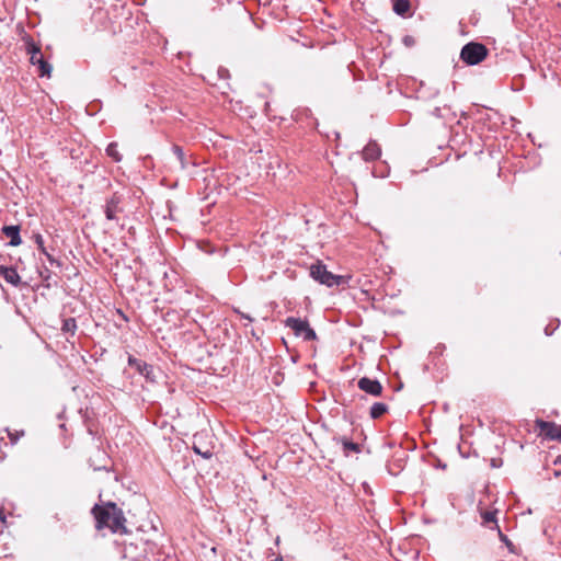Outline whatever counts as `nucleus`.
Segmentation results:
<instances>
[{
  "label": "nucleus",
  "mask_w": 561,
  "mask_h": 561,
  "mask_svg": "<svg viewBox=\"0 0 561 561\" xmlns=\"http://www.w3.org/2000/svg\"><path fill=\"white\" fill-rule=\"evenodd\" d=\"M536 428L539 431V435L546 439L558 440L561 443V425H557L553 422L543 420H536Z\"/></svg>",
  "instance_id": "obj_6"
},
{
  "label": "nucleus",
  "mask_w": 561,
  "mask_h": 561,
  "mask_svg": "<svg viewBox=\"0 0 561 561\" xmlns=\"http://www.w3.org/2000/svg\"><path fill=\"white\" fill-rule=\"evenodd\" d=\"M499 530V537L501 539L502 542H504L510 549L511 547L513 546V543L510 541V539L507 538L506 535H504L500 528L497 529Z\"/></svg>",
  "instance_id": "obj_22"
},
{
  "label": "nucleus",
  "mask_w": 561,
  "mask_h": 561,
  "mask_svg": "<svg viewBox=\"0 0 561 561\" xmlns=\"http://www.w3.org/2000/svg\"><path fill=\"white\" fill-rule=\"evenodd\" d=\"M91 513L95 518L98 529L108 528L114 534H127L126 518L123 511L114 502L104 505L95 504Z\"/></svg>",
  "instance_id": "obj_1"
},
{
  "label": "nucleus",
  "mask_w": 561,
  "mask_h": 561,
  "mask_svg": "<svg viewBox=\"0 0 561 561\" xmlns=\"http://www.w3.org/2000/svg\"><path fill=\"white\" fill-rule=\"evenodd\" d=\"M496 511H484L481 513V517H482V524L483 525H489L491 523H493L495 525V527L499 529V526H497V520H496Z\"/></svg>",
  "instance_id": "obj_18"
},
{
  "label": "nucleus",
  "mask_w": 561,
  "mask_h": 561,
  "mask_svg": "<svg viewBox=\"0 0 561 561\" xmlns=\"http://www.w3.org/2000/svg\"><path fill=\"white\" fill-rule=\"evenodd\" d=\"M334 442L336 444H341L343 447V453L345 456H348L351 453H359L360 446L357 443L350 440L345 436L334 437Z\"/></svg>",
  "instance_id": "obj_13"
},
{
  "label": "nucleus",
  "mask_w": 561,
  "mask_h": 561,
  "mask_svg": "<svg viewBox=\"0 0 561 561\" xmlns=\"http://www.w3.org/2000/svg\"><path fill=\"white\" fill-rule=\"evenodd\" d=\"M197 440H198V436H194L193 450L196 454L201 455L205 459L211 458V456H213L211 448L198 445Z\"/></svg>",
  "instance_id": "obj_16"
},
{
  "label": "nucleus",
  "mask_w": 561,
  "mask_h": 561,
  "mask_svg": "<svg viewBox=\"0 0 561 561\" xmlns=\"http://www.w3.org/2000/svg\"><path fill=\"white\" fill-rule=\"evenodd\" d=\"M117 147L118 146L116 142H111L106 147L107 156L111 157L115 162H119L122 160V156L119 154Z\"/></svg>",
  "instance_id": "obj_19"
},
{
  "label": "nucleus",
  "mask_w": 561,
  "mask_h": 561,
  "mask_svg": "<svg viewBox=\"0 0 561 561\" xmlns=\"http://www.w3.org/2000/svg\"><path fill=\"white\" fill-rule=\"evenodd\" d=\"M285 327L293 330L296 336L302 337L305 341H313L317 339V334L312 328H310L307 320L300 318L288 317L285 320Z\"/></svg>",
  "instance_id": "obj_4"
},
{
  "label": "nucleus",
  "mask_w": 561,
  "mask_h": 561,
  "mask_svg": "<svg viewBox=\"0 0 561 561\" xmlns=\"http://www.w3.org/2000/svg\"><path fill=\"white\" fill-rule=\"evenodd\" d=\"M381 150L376 141H369L363 149V158L366 161L376 160L380 157Z\"/></svg>",
  "instance_id": "obj_12"
},
{
  "label": "nucleus",
  "mask_w": 561,
  "mask_h": 561,
  "mask_svg": "<svg viewBox=\"0 0 561 561\" xmlns=\"http://www.w3.org/2000/svg\"><path fill=\"white\" fill-rule=\"evenodd\" d=\"M488 53L489 50L483 44L470 42L461 48L460 59L469 66H474L483 61Z\"/></svg>",
  "instance_id": "obj_3"
},
{
  "label": "nucleus",
  "mask_w": 561,
  "mask_h": 561,
  "mask_svg": "<svg viewBox=\"0 0 561 561\" xmlns=\"http://www.w3.org/2000/svg\"><path fill=\"white\" fill-rule=\"evenodd\" d=\"M545 333H546V335H550V334H552L551 328H549V325H548V327H546V329H545Z\"/></svg>",
  "instance_id": "obj_26"
},
{
  "label": "nucleus",
  "mask_w": 561,
  "mask_h": 561,
  "mask_svg": "<svg viewBox=\"0 0 561 561\" xmlns=\"http://www.w3.org/2000/svg\"><path fill=\"white\" fill-rule=\"evenodd\" d=\"M128 365L134 367L140 375H142L147 381L156 382L154 369L151 365L137 359L134 356L128 357Z\"/></svg>",
  "instance_id": "obj_7"
},
{
  "label": "nucleus",
  "mask_w": 561,
  "mask_h": 561,
  "mask_svg": "<svg viewBox=\"0 0 561 561\" xmlns=\"http://www.w3.org/2000/svg\"><path fill=\"white\" fill-rule=\"evenodd\" d=\"M234 312H237L238 314H240V317H241L242 319H245V320H248L249 322H253V318H252L250 314L244 313V312H241L239 309H234Z\"/></svg>",
  "instance_id": "obj_23"
},
{
  "label": "nucleus",
  "mask_w": 561,
  "mask_h": 561,
  "mask_svg": "<svg viewBox=\"0 0 561 561\" xmlns=\"http://www.w3.org/2000/svg\"><path fill=\"white\" fill-rule=\"evenodd\" d=\"M387 411H388L387 404H385L382 402H375L370 408L369 415L371 419L376 420V419L380 417L381 415H383Z\"/></svg>",
  "instance_id": "obj_15"
},
{
  "label": "nucleus",
  "mask_w": 561,
  "mask_h": 561,
  "mask_svg": "<svg viewBox=\"0 0 561 561\" xmlns=\"http://www.w3.org/2000/svg\"><path fill=\"white\" fill-rule=\"evenodd\" d=\"M357 386L360 390L374 397H379L382 393V386L377 379L363 377L358 380Z\"/></svg>",
  "instance_id": "obj_8"
},
{
  "label": "nucleus",
  "mask_w": 561,
  "mask_h": 561,
  "mask_svg": "<svg viewBox=\"0 0 561 561\" xmlns=\"http://www.w3.org/2000/svg\"><path fill=\"white\" fill-rule=\"evenodd\" d=\"M410 10L409 0H396L393 11L399 15H404Z\"/></svg>",
  "instance_id": "obj_17"
},
{
  "label": "nucleus",
  "mask_w": 561,
  "mask_h": 561,
  "mask_svg": "<svg viewBox=\"0 0 561 561\" xmlns=\"http://www.w3.org/2000/svg\"><path fill=\"white\" fill-rule=\"evenodd\" d=\"M1 231L5 237L10 238L9 245L18 247L22 243L19 226H3Z\"/></svg>",
  "instance_id": "obj_10"
},
{
  "label": "nucleus",
  "mask_w": 561,
  "mask_h": 561,
  "mask_svg": "<svg viewBox=\"0 0 561 561\" xmlns=\"http://www.w3.org/2000/svg\"><path fill=\"white\" fill-rule=\"evenodd\" d=\"M61 330L66 333H70L71 335H73L77 330L76 320L73 318L65 319Z\"/></svg>",
  "instance_id": "obj_20"
},
{
  "label": "nucleus",
  "mask_w": 561,
  "mask_h": 561,
  "mask_svg": "<svg viewBox=\"0 0 561 561\" xmlns=\"http://www.w3.org/2000/svg\"><path fill=\"white\" fill-rule=\"evenodd\" d=\"M0 276L4 278V280L13 286H19L21 283V277L18 274L16 270L11 266H0Z\"/></svg>",
  "instance_id": "obj_11"
},
{
  "label": "nucleus",
  "mask_w": 561,
  "mask_h": 561,
  "mask_svg": "<svg viewBox=\"0 0 561 561\" xmlns=\"http://www.w3.org/2000/svg\"><path fill=\"white\" fill-rule=\"evenodd\" d=\"M25 48L26 53L30 55V62L37 68L38 76L49 78L53 67L44 58L41 47L37 46L31 37H27L25 39Z\"/></svg>",
  "instance_id": "obj_2"
},
{
  "label": "nucleus",
  "mask_w": 561,
  "mask_h": 561,
  "mask_svg": "<svg viewBox=\"0 0 561 561\" xmlns=\"http://www.w3.org/2000/svg\"><path fill=\"white\" fill-rule=\"evenodd\" d=\"M310 275L311 277L319 282L322 285H325L328 287H332L334 285H340L342 276L335 275L331 272H329L325 267V265L321 263H317L311 265L310 267Z\"/></svg>",
  "instance_id": "obj_5"
},
{
  "label": "nucleus",
  "mask_w": 561,
  "mask_h": 561,
  "mask_svg": "<svg viewBox=\"0 0 561 561\" xmlns=\"http://www.w3.org/2000/svg\"><path fill=\"white\" fill-rule=\"evenodd\" d=\"M172 151L173 153L175 154L179 163H180V168L181 170H185L187 169V167L190 164H193V162H191L190 158L186 157L185 152L183 151L182 147L178 146V145H174L172 147Z\"/></svg>",
  "instance_id": "obj_14"
},
{
  "label": "nucleus",
  "mask_w": 561,
  "mask_h": 561,
  "mask_svg": "<svg viewBox=\"0 0 561 561\" xmlns=\"http://www.w3.org/2000/svg\"><path fill=\"white\" fill-rule=\"evenodd\" d=\"M121 197L115 193L111 198L106 201L105 205V217L108 220L116 219V214L121 211L119 208Z\"/></svg>",
  "instance_id": "obj_9"
},
{
  "label": "nucleus",
  "mask_w": 561,
  "mask_h": 561,
  "mask_svg": "<svg viewBox=\"0 0 561 561\" xmlns=\"http://www.w3.org/2000/svg\"><path fill=\"white\" fill-rule=\"evenodd\" d=\"M24 433L21 432V435H23ZM9 437L11 439V444L14 445L18 440H19V437H20V434H12V433H9Z\"/></svg>",
  "instance_id": "obj_24"
},
{
  "label": "nucleus",
  "mask_w": 561,
  "mask_h": 561,
  "mask_svg": "<svg viewBox=\"0 0 561 561\" xmlns=\"http://www.w3.org/2000/svg\"><path fill=\"white\" fill-rule=\"evenodd\" d=\"M403 43L407 45V46H411L413 44V38L411 36H405L403 38Z\"/></svg>",
  "instance_id": "obj_25"
},
{
  "label": "nucleus",
  "mask_w": 561,
  "mask_h": 561,
  "mask_svg": "<svg viewBox=\"0 0 561 561\" xmlns=\"http://www.w3.org/2000/svg\"><path fill=\"white\" fill-rule=\"evenodd\" d=\"M35 243L37 244L38 250L49 260L53 261V257L47 252L45 245H44V239L43 236L37 233L34 236Z\"/></svg>",
  "instance_id": "obj_21"
}]
</instances>
